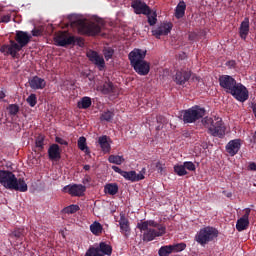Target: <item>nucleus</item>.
<instances>
[{
    "mask_svg": "<svg viewBox=\"0 0 256 256\" xmlns=\"http://www.w3.org/2000/svg\"><path fill=\"white\" fill-rule=\"evenodd\" d=\"M98 143L104 155L110 154L112 140L109 136L103 135L98 138Z\"/></svg>",
    "mask_w": 256,
    "mask_h": 256,
    "instance_id": "obj_20",
    "label": "nucleus"
},
{
    "mask_svg": "<svg viewBox=\"0 0 256 256\" xmlns=\"http://www.w3.org/2000/svg\"><path fill=\"white\" fill-rule=\"evenodd\" d=\"M174 172L179 177L188 175V171L186 170L184 163L183 165H179V164L175 165Z\"/></svg>",
    "mask_w": 256,
    "mask_h": 256,
    "instance_id": "obj_34",
    "label": "nucleus"
},
{
    "mask_svg": "<svg viewBox=\"0 0 256 256\" xmlns=\"http://www.w3.org/2000/svg\"><path fill=\"white\" fill-rule=\"evenodd\" d=\"M97 67L99 71H103L105 69V60L101 56H97Z\"/></svg>",
    "mask_w": 256,
    "mask_h": 256,
    "instance_id": "obj_47",
    "label": "nucleus"
},
{
    "mask_svg": "<svg viewBox=\"0 0 256 256\" xmlns=\"http://www.w3.org/2000/svg\"><path fill=\"white\" fill-rule=\"evenodd\" d=\"M45 137L43 135H39L36 138V147H38L39 149H43L44 145H45Z\"/></svg>",
    "mask_w": 256,
    "mask_h": 256,
    "instance_id": "obj_46",
    "label": "nucleus"
},
{
    "mask_svg": "<svg viewBox=\"0 0 256 256\" xmlns=\"http://www.w3.org/2000/svg\"><path fill=\"white\" fill-rule=\"evenodd\" d=\"M7 110H8L9 115H11L12 117H15V115H17V113H19V105L10 104L7 107Z\"/></svg>",
    "mask_w": 256,
    "mask_h": 256,
    "instance_id": "obj_42",
    "label": "nucleus"
},
{
    "mask_svg": "<svg viewBox=\"0 0 256 256\" xmlns=\"http://www.w3.org/2000/svg\"><path fill=\"white\" fill-rule=\"evenodd\" d=\"M9 21H11V16H9V15H4L0 19V23H9Z\"/></svg>",
    "mask_w": 256,
    "mask_h": 256,
    "instance_id": "obj_52",
    "label": "nucleus"
},
{
    "mask_svg": "<svg viewBox=\"0 0 256 256\" xmlns=\"http://www.w3.org/2000/svg\"><path fill=\"white\" fill-rule=\"evenodd\" d=\"M186 11V4L184 1H180L179 4L176 6L175 16L177 19H181L184 17Z\"/></svg>",
    "mask_w": 256,
    "mask_h": 256,
    "instance_id": "obj_28",
    "label": "nucleus"
},
{
    "mask_svg": "<svg viewBox=\"0 0 256 256\" xmlns=\"http://www.w3.org/2000/svg\"><path fill=\"white\" fill-rule=\"evenodd\" d=\"M197 38V34L194 32H191L188 34V40L194 41Z\"/></svg>",
    "mask_w": 256,
    "mask_h": 256,
    "instance_id": "obj_54",
    "label": "nucleus"
},
{
    "mask_svg": "<svg viewBox=\"0 0 256 256\" xmlns=\"http://www.w3.org/2000/svg\"><path fill=\"white\" fill-rule=\"evenodd\" d=\"M47 85V82L45 79L39 77V76H34L29 80V86L31 89L39 90V89H45Z\"/></svg>",
    "mask_w": 256,
    "mask_h": 256,
    "instance_id": "obj_23",
    "label": "nucleus"
},
{
    "mask_svg": "<svg viewBox=\"0 0 256 256\" xmlns=\"http://www.w3.org/2000/svg\"><path fill=\"white\" fill-rule=\"evenodd\" d=\"M147 55V50H142L141 48H134L128 54V59L130 60L131 66L134 71L141 76H146L151 71V64L145 60Z\"/></svg>",
    "mask_w": 256,
    "mask_h": 256,
    "instance_id": "obj_2",
    "label": "nucleus"
},
{
    "mask_svg": "<svg viewBox=\"0 0 256 256\" xmlns=\"http://www.w3.org/2000/svg\"><path fill=\"white\" fill-rule=\"evenodd\" d=\"M104 192L108 195L115 196L119 192V186L116 183H109L104 186Z\"/></svg>",
    "mask_w": 256,
    "mask_h": 256,
    "instance_id": "obj_27",
    "label": "nucleus"
},
{
    "mask_svg": "<svg viewBox=\"0 0 256 256\" xmlns=\"http://www.w3.org/2000/svg\"><path fill=\"white\" fill-rule=\"evenodd\" d=\"M218 236H219L218 229L212 226H206L196 232L195 241L198 244H200L202 247H204L210 242H213L214 239H217Z\"/></svg>",
    "mask_w": 256,
    "mask_h": 256,
    "instance_id": "obj_5",
    "label": "nucleus"
},
{
    "mask_svg": "<svg viewBox=\"0 0 256 256\" xmlns=\"http://www.w3.org/2000/svg\"><path fill=\"white\" fill-rule=\"evenodd\" d=\"M230 95H232L236 100L240 101V103H245V101L249 99V91L243 84L239 82H236V85L232 89Z\"/></svg>",
    "mask_w": 256,
    "mask_h": 256,
    "instance_id": "obj_10",
    "label": "nucleus"
},
{
    "mask_svg": "<svg viewBox=\"0 0 256 256\" xmlns=\"http://www.w3.org/2000/svg\"><path fill=\"white\" fill-rule=\"evenodd\" d=\"M91 105H92L91 98H89L87 96L83 97L77 103L78 109H89V107H91Z\"/></svg>",
    "mask_w": 256,
    "mask_h": 256,
    "instance_id": "obj_30",
    "label": "nucleus"
},
{
    "mask_svg": "<svg viewBox=\"0 0 256 256\" xmlns=\"http://www.w3.org/2000/svg\"><path fill=\"white\" fill-rule=\"evenodd\" d=\"M226 65L229 67V69H235L236 62H235V60H228Z\"/></svg>",
    "mask_w": 256,
    "mask_h": 256,
    "instance_id": "obj_53",
    "label": "nucleus"
},
{
    "mask_svg": "<svg viewBox=\"0 0 256 256\" xmlns=\"http://www.w3.org/2000/svg\"><path fill=\"white\" fill-rule=\"evenodd\" d=\"M202 123L212 137L223 139L226 127L224 126L222 118H219V116H213L212 118L206 116V118L202 120Z\"/></svg>",
    "mask_w": 256,
    "mask_h": 256,
    "instance_id": "obj_4",
    "label": "nucleus"
},
{
    "mask_svg": "<svg viewBox=\"0 0 256 256\" xmlns=\"http://www.w3.org/2000/svg\"><path fill=\"white\" fill-rule=\"evenodd\" d=\"M248 169H249V171H256L255 162H250V164L248 165Z\"/></svg>",
    "mask_w": 256,
    "mask_h": 256,
    "instance_id": "obj_55",
    "label": "nucleus"
},
{
    "mask_svg": "<svg viewBox=\"0 0 256 256\" xmlns=\"http://www.w3.org/2000/svg\"><path fill=\"white\" fill-rule=\"evenodd\" d=\"M14 39L15 40H10V44H4L1 46V53H4V55H11L13 58L17 57L19 51L31 43L33 36H31L29 32L17 30Z\"/></svg>",
    "mask_w": 256,
    "mask_h": 256,
    "instance_id": "obj_1",
    "label": "nucleus"
},
{
    "mask_svg": "<svg viewBox=\"0 0 256 256\" xmlns=\"http://www.w3.org/2000/svg\"><path fill=\"white\" fill-rule=\"evenodd\" d=\"M108 161L111 164L122 165L125 162V158L119 155H110Z\"/></svg>",
    "mask_w": 256,
    "mask_h": 256,
    "instance_id": "obj_32",
    "label": "nucleus"
},
{
    "mask_svg": "<svg viewBox=\"0 0 256 256\" xmlns=\"http://www.w3.org/2000/svg\"><path fill=\"white\" fill-rule=\"evenodd\" d=\"M172 28L173 23L167 21L162 22L152 30V34L155 38L161 39V36H168L171 33Z\"/></svg>",
    "mask_w": 256,
    "mask_h": 256,
    "instance_id": "obj_11",
    "label": "nucleus"
},
{
    "mask_svg": "<svg viewBox=\"0 0 256 256\" xmlns=\"http://www.w3.org/2000/svg\"><path fill=\"white\" fill-rule=\"evenodd\" d=\"M131 7L134 8V13L137 15H145L150 13V7L146 4V2L141 0H134Z\"/></svg>",
    "mask_w": 256,
    "mask_h": 256,
    "instance_id": "obj_17",
    "label": "nucleus"
},
{
    "mask_svg": "<svg viewBox=\"0 0 256 256\" xmlns=\"http://www.w3.org/2000/svg\"><path fill=\"white\" fill-rule=\"evenodd\" d=\"M114 53H115V51L112 47H104L103 48V56L106 61H109L110 59H112Z\"/></svg>",
    "mask_w": 256,
    "mask_h": 256,
    "instance_id": "obj_39",
    "label": "nucleus"
},
{
    "mask_svg": "<svg viewBox=\"0 0 256 256\" xmlns=\"http://www.w3.org/2000/svg\"><path fill=\"white\" fill-rule=\"evenodd\" d=\"M120 232L125 236L128 237L130 235L131 228L129 226V219L126 217L125 213H120V220H119Z\"/></svg>",
    "mask_w": 256,
    "mask_h": 256,
    "instance_id": "obj_19",
    "label": "nucleus"
},
{
    "mask_svg": "<svg viewBox=\"0 0 256 256\" xmlns=\"http://www.w3.org/2000/svg\"><path fill=\"white\" fill-rule=\"evenodd\" d=\"M0 183L5 189H13L14 191H20V193L28 191L25 179H17L15 174L8 170H0Z\"/></svg>",
    "mask_w": 256,
    "mask_h": 256,
    "instance_id": "obj_3",
    "label": "nucleus"
},
{
    "mask_svg": "<svg viewBox=\"0 0 256 256\" xmlns=\"http://www.w3.org/2000/svg\"><path fill=\"white\" fill-rule=\"evenodd\" d=\"M106 23L101 18H97V36L109 38V31L105 30Z\"/></svg>",
    "mask_w": 256,
    "mask_h": 256,
    "instance_id": "obj_25",
    "label": "nucleus"
},
{
    "mask_svg": "<svg viewBox=\"0 0 256 256\" xmlns=\"http://www.w3.org/2000/svg\"><path fill=\"white\" fill-rule=\"evenodd\" d=\"M205 109L201 108L199 105H194L190 109L184 110L182 112L183 121L185 124L194 123L205 116Z\"/></svg>",
    "mask_w": 256,
    "mask_h": 256,
    "instance_id": "obj_7",
    "label": "nucleus"
},
{
    "mask_svg": "<svg viewBox=\"0 0 256 256\" xmlns=\"http://www.w3.org/2000/svg\"><path fill=\"white\" fill-rule=\"evenodd\" d=\"M220 87L225 89L226 93L231 94L237 81L230 75H221L218 79Z\"/></svg>",
    "mask_w": 256,
    "mask_h": 256,
    "instance_id": "obj_13",
    "label": "nucleus"
},
{
    "mask_svg": "<svg viewBox=\"0 0 256 256\" xmlns=\"http://www.w3.org/2000/svg\"><path fill=\"white\" fill-rule=\"evenodd\" d=\"M90 230L93 233V235H97V220H95L91 225H90Z\"/></svg>",
    "mask_w": 256,
    "mask_h": 256,
    "instance_id": "obj_51",
    "label": "nucleus"
},
{
    "mask_svg": "<svg viewBox=\"0 0 256 256\" xmlns=\"http://www.w3.org/2000/svg\"><path fill=\"white\" fill-rule=\"evenodd\" d=\"M251 213V208H246L245 214L238 219L237 224H236V229L238 232H243L248 229L249 227V217Z\"/></svg>",
    "mask_w": 256,
    "mask_h": 256,
    "instance_id": "obj_16",
    "label": "nucleus"
},
{
    "mask_svg": "<svg viewBox=\"0 0 256 256\" xmlns=\"http://www.w3.org/2000/svg\"><path fill=\"white\" fill-rule=\"evenodd\" d=\"M82 183H83L84 185H89V183H91V178H90L89 176H86V177L83 179Z\"/></svg>",
    "mask_w": 256,
    "mask_h": 256,
    "instance_id": "obj_57",
    "label": "nucleus"
},
{
    "mask_svg": "<svg viewBox=\"0 0 256 256\" xmlns=\"http://www.w3.org/2000/svg\"><path fill=\"white\" fill-rule=\"evenodd\" d=\"M41 35H43V31H41V29L34 28L32 30V37H41Z\"/></svg>",
    "mask_w": 256,
    "mask_h": 256,
    "instance_id": "obj_50",
    "label": "nucleus"
},
{
    "mask_svg": "<svg viewBox=\"0 0 256 256\" xmlns=\"http://www.w3.org/2000/svg\"><path fill=\"white\" fill-rule=\"evenodd\" d=\"M187 245L185 242H180L179 244L171 245L172 253H181L185 251Z\"/></svg>",
    "mask_w": 256,
    "mask_h": 256,
    "instance_id": "obj_37",
    "label": "nucleus"
},
{
    "mask_svg": "<svg viewBox=\"0 0 256 256\" xmlns=\"http://www.w3.org/2000/svg\"><path fill=\"white\" fill-rule=\"evenodd\" d=\"M76 27L80 35H97V24L86 19H80L76 21Z\"/></svg>",
    "mask_w": 256,
    "mask_h": 256,
    "instance_id": "obj_8",
    "label": "nucleus"
},
{
    "mask_svg": "<svg viewBox=\"0 0 256 256\" xmlns=\"http://www.w3.org/2000/svg\"><path fill=\"white\" fill-rule=\"evenodd\" d=\"M84 171H89V169H91L90 165H84L83 167Z\"/></svg>",
    "mask_w": 256,
    "mask_h": 256,
    "instance_id": "obj_59",
    "label": "nucleus"
},
{
    "mask_svg": "<svg viewBox=\"0 0 256 256\" xmlns=\"http://www.w3.org/2000/svg\"><path fill=\"white\" fill-rule=\"evenodd\" d=\"M10 237H14L15 239H23L25 237V229L23 228H16L10 234Z\"/></svg>",
    "mask_w": 256,
    "mask_h": 256,
    "instance_id": "obj_35",
    "label": "nucleus"
},
{
    "mask_svg": "<svg viewBox=\"0 0 256 256\" xmlns=\"http://www.w3.org/2000/svg\"><path fill=\"white\" fill-rule=\"evenodd\" d=\"M185 170L189 172H195L196 166L194 165L193 161H185L183 162Z\"/></svg>",
    "mask_w": 256,
    "mask_h": 256,
    "instance_id": "obj_45",
    "label": "nucleus"
},
{
    "mask_svg": "<svg viewBox=\"0 0 256 256\" xmlns=\"http://www.w3.org/2000/svg\"><path fill=\"white\" fill-rule=\"evenodd\" d=\"M63 191L72 197H83L85 195V191H87V187L83 186V184H70L65 186Z\"/></svg>",
    "mask_w": 256,
    "mask_h": 256,
    "instance_id": "obj_12",
    "label": "nucleus"
},
{
    "mask_svg": "<svg viewBox=\"0 0 256 256\" xmlns=\"http://www.w3.org/2000/svg\"><path fill=\"white\" fill-rule=\"evenodd\" d=\"M48 157L50 161H59L61 159V148L59 144H52L48 149Z\"/></svg>",
    "mask_w": 256,
    "mask_h": 256,
    "instance_id": "obj_22",
    "label": "nucleus"
},
{
    "mask_svg": "<svg viewBox=\"0 0 256 256\" xmlns=\"http://www.w3.org/2000/svg\"><path fill=\"white\" fill-rule=\"evenodd\" d=\"M139 174H143L144 176V174H146V168H143Z\"/></svg>",
    "mask_w": 256,
    "mask_h": 256,
    "instance_id": "obj_61",
    "label": "nucleus"
},
{
    "mask_svg": "<svg viewBox=\"0 0 256 256\" xmlns=\"http://www.w3.org/2000/svg\"><path fill=\"white\" fill-rule=\"evenodd\" d=\"M241 149V140L233 139L230 140L226 146V150L230 156H235Z\"/></svg>",
    "mask_w": 256,
    "mask_h": 256,
    "instance_id": "obj_21",
    "label": "nucleus"
},
{
    "mask_svg": "<svg viewBox=\"0 0 256 256\" xmlns=\"http://www.w3.org/2000/svg\"><path fill=\"white\" fill-rule=\"evenodd\" d=\"M173 253L172 251V246L168 245V246H162L159 250H158V255L159 256H170Z\"/></svg>",
    "mask_w": 256,
    "mask_h": 256,
    "instance_id": "obj_36",
    "label": "nucleus"
},
{
    "mask_svg": "<svg viewBox=\"0 0 256 256\" xmlns=\"http://www.w3.org/2000/svg\"><path fill=\"white\" fill-rule=\"evenodd\" d=\"M112 171L115 173H118L122 177H124L126 180L131 181L132 183H137L140 180L145 179V176H143V173H137L136 171H124L120 169L118 166H112Z\"/></svg>",
    "mask_w": 256,
    "mask_h": 256,
    "instance_id": "obj_9",
    "label": "nucleus"
},
{
    "mask_svg": "<svg viewBox=\"0 0 256 256\" xmlns=\"http://www.w3.org/2000/svg\"><path fill=\"white\" fill-rule=\"evenodd\" d=\"M112 247L108 244H106V242H100V245L98 247V252H101L103 255L106 256H111L112 254Z\"/></svg>",
    "mask_w": 256,
    "mask_h": 256,
    "instance_id": "obj_29",
    "label": "nucleus"
},
{
    "mask_svg": "<svg viewBox=\"0 0 256 256\" xmlns=\"http://www.w3.org/2000/svg\"><path fill=\"white\" fill-rule=\"evenodd\" d=\"M114 118V113L111 112V111H106V112H103L100 116V120L101 121H106V122H110L112 121Z\"/></svg>",
    "mask_w": 256,
    "mask_h": 256,
    "instance_id": "obj_40",
    "label": "nucleus"
},
{
    "mask_svg": "<svg viewBox=\"0 0 256 256\" xmlns=\"http://www.w3.org/2000/svg\"><path fill=\"white\" fill-rule=\"evenodd\" d=\"M55 141H56V143H58L59 145H64L65 147H67V145H69V142H67L65 139H63V138H61V137H59V136H57V137L55 138Z\"/></svg>",
    "mask_w": 256,
    "mask_h": 256,
    "instance_id": "obj_49",
    "label": "nucleus"
},
{
    "mask_svg": "<svg viewBox=\"0 0 256 256\" xmlns=\"http://www.w3.org/2000/svg\"><path fill=\"white\" fill-rule=\"evenodd\" d=\"M191 76V70H177L174 81L177 85L182 86L191 79Z\"/></svg>",
    "mask_w": 256,
    "mask_h": 256,
    "instance_id": "obj_15",
    "label": "nucleus"
},
{
    "mask_svg": "<svg viewBox=\"0 0 256 256\" xmlns=\"http://www.w3.org/2000/svg\"><path fill=\"white\" fill-rule=\"evenodd\" d=\"M26 102L28 103V105H30V107H35V105H37V95L30 94L26 99Z\"/></svg>",
    "mask_w": 256,
    "mask_h": 256,
    "instance_id": "obj_44",
    "label": "nucleus"
},
{
    "mask_svg": "<svg viewBox=\"0 0 256 256\" xmlns=\"http://www.w3.org/2000/svg\"><path fill=\"white\" fill-rule=\"evenodd\" d=\"M157 173L160 175H165L166 174V166L162 161H157L155 164Z\"/></svg>",
    "mask_w": 256,
    "mask_h": 256,
    "instance_id": "obj_41",
    "label": "nucleus"
},
{
    "mask_svg": "<svg viewBox=\"0 0 256 256\" xmlns=\"http://www.w3.org/2000/svg\"><path fill=\"white\" fill-rule=\"evenodd\" d=\"M78 149L84 151V153H89V147H87V138L82 136L78 139Z\"/></svg>",
    "mask_w": 256,
    "mask_h": 256,
    "instance_id": "obj_33",
    "label": "nucleus"
},
{
    "mask_svg": "<svg viewBox=\"0 0 256 256\" xmlns=\"http://www.w3.org/2000/svg\"><path fill=\"white\" fill-rule=\"evenodd\" d=\"M79 211V205L72 204L70 206L65 207L62 212L67 215H73V213H77Z\"/></svg>",
    "mask_w": 256,
    "mask_h": 256,
    "instance_id": "obj_38",
    "label": "nucleus"
},
{
    "mask_svg": "<svg viewBox=\"0 0 256 256\" xmlns=\"http://www.w3.org/2000/svg\"><path fill=\"white\" fill-rule=\"evenodd\" d=\"M97 256H104V254L100 253L99 251L97 252Z\"/></svg>",
    "mask_w": 256,
    "mask_h": 256,
    "instance_id": "obj_63",
    "label": "nucleus"
},
{
    "mask_svg": "<svg viewBox=\"0 0 256 256\" xmlns=\"http://www.w3.org/2000/svg\"><path fill=\"white\" fill-rule=\"evenodd\" d=\"M88 59L94 63V65H97V51L89 50L87 52Z\"/></svg>",
    "mask_w": 256,
    "mask_h": 256,
    "instance_id": "obj_43",
    "label": "nucleus"
},
{
    "mask_svg": "<svg viewBox=\"0 0 256 256\" xmlns=\"http://www.w3.org/2000/svg\"><path fill=\"white\" fill-rule=\"evenodd\" d=\"M54 41L58 45V47H67V45H75V43H77L79 47H83V45H85L83 38H75V36H69V32L67 31H62L58 33L54 37Z\"/></svg>",
    "mask_w": 256,
    "mask_h": 256,
    "instance_id": "obj_6",
    "label": "nucleus"
},
{
    "mask_svg": "<svg viewBox=\"0 0 256 256\" xmlns=\"http://www.w3.org/2000/svg\"><path fill=\"white\" fill-rule=\"evenodd\" d=\"M147 16V21L150 26H154L157 24V12L152 11L151 8H149V13H145Z\"/></svg>",
    "mask_w": 256,
    "mask_h": 256,
    "instance_id": "obj_31",
    "label": "nucleus"
},
{
    "mask_svg": "<svg viewBox=\"0 0 256 256\" xmlns=\"http://www.w3.org/2000/svg\"><path fill=\"white\" fill-rule=\"evenodd\" d=\"M156 120H157V122H161L162 121V116H157Z\"/></svg>",
    "mask_w": 256,
    "mask_h": 256,
    "instance_id": "obj_62",
    "label": "nucleus"
},
{
    "mask_svg": "<svg viewBox=\"0 0 256 256\" xmlns=\"http://www.w3.org/2000/svg\"><path fill=\"white\" fill-rule=\"evenodd\" d=\"M154 227L157 232H161L162 229H166L165 226L155 222V220H144V222L137 223V229L140 230V232H143L144 230H148V227Z\"/></svg>",
    "mask_w": 256,
    "mask_h": 256,
    "instance_id": "obj_18",
    "label": "nucleus"
},
{
    "mask_svg": "<svg viewBox=\"0 0 256 256\" xmlns=\"http://www.w3.org/2000/svg\"><path fill=\"white\" fill-rule=\"evenodd\" d=\"M143 241L152 242L156 237H161L166 233V228H160V231L154 228H149L143 230Z\"/></svg>",
    "mask_w": 256,
    "mask_h": 256,
    "instance_id": "obj_14",
    "label": "nucleus"
},
{
    "mask_svg": "<svg viewBox=\"0 0 256 256\" xmlns=\"http://www.w3.org/2000/svg\"><path fill=\"white\" fill-rule=\"evenodd\" d=\"M239 37L242 40H246L247 36L249 35V31H250V22H249V18H245L240 26H239Z\"/></svg>",
    "mask_w": 256,
    "mask_h": 256,
    "instance_id": "obj_24",
    "label": "nucleus"
},
{
    "mask_svg": "<svg viewBox=\"0 0 256 256\" xmlns=\"http://www.w3.org/2000/svg\"><path fill=\"white\" fill-rule=\"evenodd\" d=\"M176 256H178V255H176Z\"/></svg>",
    "mask_w": 256,
    "mask_h": 256,
    "instance_id": "obj_64",
    "label": "nucleus"
},
{
    "mask_svg": "<svg viewBox=\"0 0 256 256\" xmlns=\"http://www.w3.org/2000/svg\"><path fill=\"white\" fill-rule=\"evenodd\" d=\"M101 92L104 95H116L118 93V89L112 84V82H104L101 86Z\"/></svg>",
    "mask_w": 256,
    "mask_h": 256,
    "instance_id": "obj_26",
    "label": "nucleus"
},
{
    "mask_svg": "<svg viewBox=\"0 0 256 256\" xmlns=\"http://www.w3.org/2000/svg\"><path fill=\"white\" fill-rule=\"evenodd\" d=\"M85 256H97V248H95V247H93V246L90 247V248L87 250Z\"/></svg>",
    "mask_w": 256,
    "mask_h": 256,
    "instance_id": "obj_48",
    "label": "nucleus"
},
{
    "mask_svg": "<svg viewBox=\"0 0 256 256\" xmlns=\"http://www.w3.org/2000/svg\"><path fill=\"white\" fill-rule=\"evenodd\" d=\"M103 232V226L98 222L97 223V235L99 236Z\"/></svg>",
    "mask_w": 256,
    "mask_h": 256,
    "instance_id": "obj_56",
    "label": "nucleus"
},
{
    "mask_svg": "<svg viewBox=\"0 0 256 256\" xmlns=\"http://www.w3.org/2000/svg\"><path fill=\"white\" fill-rule=\"evenodd\" d=\"M1 99H5V93H3V92H1V94H0V101H1Z\"/></svg>",
    "mask_w": 256,
    "mask_h": 256,
    "instance_id": "obj_60",
    "label": "nucleus"
},
{
    "mask_svg": "<svg viewBox=\"0 0 256 256\" xmlns=\"http://www.w3.org/2000/svg\"><path fill=\"white\" fill-rule=\"evenodd\" d=\"M251 109H252L253 115H254L255 118H256V103H252V104H251Z\"/></svg>",
    "mask_w": 256,
    "mask_h": 256,
    "instance_id": "obj_58",
    "label": "nucleus"
}]
</instances>
